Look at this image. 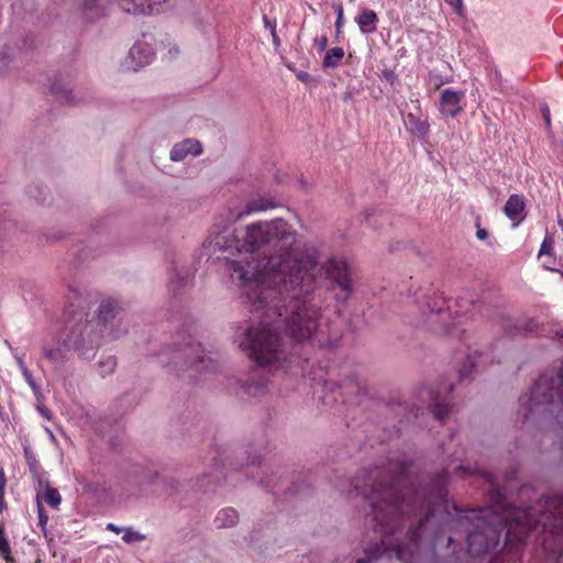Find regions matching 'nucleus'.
<instances>
[{
  "label": "nucleus",
  "instance_id": "f257e3e1",
  "mask_svg": "<svg viewBox=\"0 0 563 563\" xmlns=\"http://www.w3.org/2000/svg\"><path fill=\"white\" fill-rule=\"evenodd\" d=\"M296 232L283 219L247 225L236 241V254L225 257V272L241 292L257 324L236 333L235 341L257 367L275 372L287 367L290 353L280 335L297 343L311 341L334 347L340 331L322 324L317 267L294 253Z\"/></svg>",
  "mask_w": 563,
  "mask_h": 563
},
{
  "label": "nucleus",
  "instance_id": "f03ea898",
  "mask_svg": "<svg viewBox=\"0 0 563 563\" xmlns=\"http://www.w3.org/2000/svg\"><path fill=\"white\" fill-rule=\"evenodd\" d=\"M517 415L531 426L558 423L553 431L563 446V364L543 372L528 393L519 398Z\"/></svg>",
  "mask_w": 563,
  "mask_h": 563
},
{
  "label": "nucleus",
  "instance_id": "7ed1b4c3",
  "mask_svg": "<svg viewBox=\"0 0 563 563\" xmlns=\"http://www.w3.org/2000/svg\"><path fill=\"white\" fill-rule=\"evenodd\" d=\"M164 366H174L179 376L194 378L197 373L214 368L213 358L206 352L200 342H196L190 334L178 333L173 347L158 354Z\"/></svg>",
  "mask_w": 563,
  "mask_h": 563
},
{
  "label": "nucleus",
  "instance_id": "20e7f679",
  "mask_svg": "<svg viewBox=\"0 0 563 563\" xmlns=\"http://www.w3.org/2000/svg\"><path fill=\"white\" fill-rule=\"evenodd\" d=\"M93 324L86 322L84 330H79L68 316L65 322V336L58 341L56 347L44 345L42 352L44 356L58 369L68 361L69 352L77 350L82 357H90L95 349L99 345L98 334H93Z\"/></svg>",
  "mask_w": 563,
  "mask_h": 563
},
{
  "label": "nucleus",
  "instance_id": "39448f33",
  "mask_svg": "<svg viewBox=\"0 0 563 563\" xmlns=\"http://www.w3.org/2000/svg\"><path fill=\"white\" fill-rule=\"evenodd\" d=\"M92 300L89 295L85 294L78 287L70 285L67 295V307L65 314L73 319V322L79 330H84L86 322L93 324V334H98L99 341L101 340L100 331L98 327L102 323L104 327L108 322L114 319L119 310L117 301L108 299L100 303L98 320H89L88 310L90 309Z\"/></svg>",
  "mask_w": 563,
  "mask_h": 563
},
{
  "label": "nucleus",
  "instance_id": "423d86ee",
  "mask_svg": "<svg viewBox=\"0 0 563 563\" xmlns=\"http://www.w3.org/2000/svg\"><path fill=\"white\" fill-rule=\"evenodd\" d=\"M421 319L418 325L426 327L437 333H451L452 325L457 324L456 317L452 318L451 308L445 306L444 299L441 297H431L423 294L417 299Z\"/></svg>",
  "mask_w": 563,
  "mask_h": 563
},
{
  "label": "nucleus",
  "instance_id": "0eeeda50",
  "mask_svg": "<svg viewBox=\"0 0 563 563\" xmlns=\"http://www.w3.org/2000/svg\"><path fill=\"white\" fill-rule=\"evenodd\" d=\"M321 271L328 280V290L333 292L336 301L345 302L354 291L351 268L346 261L336 257H330L322 266Z\"/></svg>",
  "mask_w": 563,
  "mask_h": 563
},
{
  "label": "nucleus",
  "instance_id": "6e6552de",
  "mask_svg": "<svg viewBox=\"0 0 563 563\" xmlns=\"http://www.w3.org/2000/svg\"><path fill=\"white\" fill-rule=\"evenodd\" d=\"M88 20L99 18L102 12V0H74ZM166 0H119L120 8L132 14H152Z\"/></svg>",
  "mask_w": 563,
  "mask_h": 563
},
{
  "label": "nucleus",
  "instance_id": "1a4fd4ad",
  "mask_svg": "<svg viewBox=\"0 0 563 563\" xmlns=\"http://www.w3.org/2000/svg\"><path fill=\"white\" fill-rule=\"evenodd\" d=\"M454 386L452 383L442 382L435 389L432 387L421 388L418 396L422 402H428L433 417L443 421L451 410L450 394Z\"/></svg>",
  "mask_w": 563,
  "mask_h": 563
},
{
  "label": "nucleus",
  "instance_id": "9d476101",
  "mask_svg": "<svg viewBox=\"0 0 563 563\" xmlns=\"http://www.w3.org/2000/svg\"><path fill=\"white\" fill-rule=\"evenodd\" d=\"M74 79L75 75L71 69L59 70L54 77L48 79L51 93L63 104L78 106L81 101L73 95L70 85Z\"/></svg>",
  "mask_w": 563,
  "mask_h": 563
},
{
  "label": "nucleus",
  "instance_id": "9b49d317",
  "mask_svg": "<svg viewBox=\"0 0 563 563\" xmlns=\"http://www.w3.org/2000/svg\"><path fill=\"white\" fill-rule=\"evenodd\" d=\"M155 53L151 44L137 41L129 51L128 56L121 63L123 71H137L151 64Z\"/></svg>",
  "mask_w": 563,
  "mask_h": 563
},
{
  "label": "nucleus",
  "instance_id": "f8f14e48",
  "mask_svg": "<svg viewBox=\"0 0 563 563\" xmlns=\"http://www.w3.org/2000/svg\"><path fill=\"white\" fill-rule=\"evenodd\" d=\"M465 92L445 88L440 93L439 110L446 118H456L463 111Z\"/></svg>",
  "mask_w": 563,
  "mask_h": 563
},
{
  "label": "nucleus",
  "instance_id": "ddd939ff",
  "mask_svg": "<svg viewBox=\"0 0 563 563\" xmlns=\"http://www.w3.org/2000/svg\"><path fill=\"white\" fill-rule=\"evenodd\" d=\"M277 207L273 197L265 196L251 199L245 208L239 211L236 214H231V220L238 221L246 216H250L255 212H263L269 209H274Z\"/></svg>",
  "mask_w": 563,
  "mask_h": 563
},
{
  "label": "nucleus",
  "instance_id": "4468645a",
  "mask_svg": "<svg viewBox=\"0 0 563 563\" xmlns=\"http://www.w3.org/2000/svg\"><path fill=\"white\" fill-rule=\"evenodd\" d=\"M267 389V384L264 378L251 377L241 382L236 394L242 398H258L262 397Z\"/></svg>",
  "mask_w": 563,
  "mask_h": 563
},
{
  "label": "nucleus",
  "instance_id": "2eb2a0df",
  "mask_svg": "<svg viewBox=\"0 0 563 563\" xmlns=\"http://www.w3.org/2000/svg\"><path fill=\"white\" fill-rule=\"evenodd\" d=\"M360 31L364 35L373 34L377 31L379 22L377 13L369 8H361L360 13L354 18Z\"/></svg>",
  "mask_w": 563,
  "mask_h": 563
},
{
  "label": "nucleus",
  "instance_id": "dca6fc26",
  "mask_svg": "<svg viewBox=\"0 0 563 563\" xmlns=\"http://www.w3.org/2000/svg\"><path fill=\"white\" fill-rule=\"evenodd\" d=\"M404 121L407 130L410 131L413 136L423 139L428 135L430 125L428 119L422 114L410 112Z\"/></svg>",
  "mask_w": 563,
  "mask_h": 563
},
{
  "label": "nucleus",
  "instance_id": "f3484780",
  "mask_svg": "<svg viewBox=\"0 0 563 563\" xmlns=\"http://www.w3.org/2000/svg\"><path fill=\"white\" fill-rule=\"evenodd\" d=\"M202 153L201 143H175L170 151V159L180 162L188 155L196 157Z\"/></svg>",
  "mask_w": 563,
  "mask_h": 563
},
{
  "label": "nucleus",
  "instance_id": "a211bd4d",
  "mask_svg": "<svg viewBox=\"0 0 563 563\" xmlns=\"http://www.w3.org/2000/svg\"><path fill=\"white\" fill-rule=\"evenodd\" d=\"M523 209H525L523 198L521 196L515 194L508 198V200L504 207V212L510 220L516 221V223L514 224L516 227L519 223L518 218L522 213Z\"/></svg>",
  "mask_w": 563,
  "mask_h": 563
},
{
  "label": "nucleus",
  "instance_id": "6ab92c4d",
  "mask_svg": "<svg viewBox=\"0 0 563 563\" xmlns=\"http://www.w3.org/2000/svg\"><path fill=\"white\" fill-rule=\"evenodd\" d=\"M12 12L18 19L32 16L36 10L35 0H15L12 5Z\"/></svg>",
  "mask_w": 563,
  "mask_h": 563
},
{
  "label": "nucleus",
  "instance_id": "aec40b11",
  "mask_svg": "<svg viewBox=\"0 0 563 563\" xmlns=\"http://www.w3.org/2000/svg\"><path fill=\"white\" fill-rule=\"evenodd\" d=\"M239 520V514L233 508H224L220 510L214 519L217 528H230L236 525Z\"/></svg>",
  "mask_w": 563,
  "mask_h": 563
},
{
  "label": "nucleus",
  "instance_id": "412c9836",
  "mask_svg": "<svg viewBox=\"0 0 563 563\" xmlns=\"http://www.w3.org/2000/svg\"><path fill=\"white\" fill-rule=\"evenodd\" d=\"M344 57V49L342 47H333L327 51L322 62L323 68H335Z\"/></svg>",
  "mask_w": 563,
  "mask_h": 563
},
{
  "label": "nucleus",
  "instance_id": "4be33fe9",
  "mask_svg": "<svg viewBox=\"0 0 563 563\" xmlns=\"http://www.w3.org/2000/svg\"><path fill=\"white\" fill-rule=\"evenodd\" d=\"M240 468L245 472L246 476L252 478L260 475V473H264V467L261 465V461L257 455L249 456L247 462L245 464H241Z\"/></svg>",
  "mask_w": 563,
  "mask_h": 563
},
{
  "label": "nucleus",
  "instance_id": "5701e85b",
  "mask_svg": "<svg viewBox=\"0 0 563 563\" xmlns=\"http://www.w3.org/2000/svg\"><path fill=\"white\" fill-rule=\"evenodd\" d=\"M479 356L481 355L477 352H475L474 354H468L466 356V361L459 368L460 380H464V379L470 377V375L472 374L473 368H475V366H476V360Z\"/></svg>",
  "mask_w": 563,
  "mask_h": 563
},
{
  "label": "nucleus",
  "instance_id": "b1692460",
  "mask_svg": "<svg viewBox=\"0 0 563 563\" xmlns=\"http://www.w3.org/2000/svg\"><path fill=\"white\" fill-rule=\"evenodd\" d=\"M14 48L4 43L0 48V75L4 73L12 62Z\"/></svg>",
  "mask_w": 563,
  "mask_h": 563
},
{
  "label": "nucleus",
  "instance_id": "393cba45",
  "mask_svg": "<svg viewBox=\"0 0 563 563\" xmlns=\"http://www.w3.org/2000/svg\"><path fill=\"white\" fill-rule=\"evenodd\" d=\"M98 367L102 377L112 374L117 367V358L112 355L102 356L98 362Z\"/></svg>",
  "mask_w": 563,
  "mask_h": 563
},
{
  "label": "nucleus",
  "instance_id": "a878e982",
  "mask_svg": "<svg viewBox=\"0 0 563 563\" xmlns=\"http://www.w3.org/2000/svg\"><path fill=\"white\" fill-rule=\"evenodd\" d=\"M42 497L54 509H58L62 503L59 492L56 488L51 487L49 484L46 485Z\"/></svg>",
  "mask_w": 563,
  "mask_h": 563
},
{
  "label": "nucleus",
  "instance_id": "bb28decb",
  "mask_svg": "<svg viewBox=\"0 0 563 563\" xmlns=\"http://www.w3.org/2000/svg\"><path fill=\"white\" fill-rule=\"evenodd\" d=\"M190 280V275L188 273L181 274L178 271H175L173 276L170 277V288L173 291H176L183 287H185Z\"/></svg>",
  "mask_w": 563,
  "mask_h": 563
},
{
  "label": "nucleus",
  "instance_id": "cd10ccee",
  "mask_svg": "<svg viewBox=\"0 0 563 563\" xmlns=\"http://www.w3.org/2000/svg\"><path fill=\"white\" fill-rule=\"evenodd\" d=\"M378 77L382 81L389 84L391 87H395L400 82L398 74L391 68H382Z\"/></svg>",
  "mask_w": 563,
  "mask_h": 563
},
{
  "label": "nucleus",
  "instance_id": "c85d7f7f",
  "mask_svg": "<svg viewBox=\"0 0 563 563\" xmlns=\"http://www.w3.org/2000/svg\"><path fill=\"white\" fill-rule=\"evenodd\" d=\"M21 373L25 379V382L27 383V385L31 387L34 396L40 399L42 398V391H41V388L40 386L36 384L35 379L33 378V375L32 373L30 372V369L26 367L24 369H21Z\"/></svg>",
  "mask_w": 563,
  "mask_h": 563
},
{
  "label": "nucleus",
  "instance_id": "c756f323",
  "mask_svg": "<svg viewBox=\"0 0 563 563\" xmlns=\"http://www.w3.org/2000/svg\"><path fill=\"white\" fill-rule=\"evenodd\" d=\"M123 537L122 540L125 543L141 542L145 540V536L134 531L131 527L123 528Z\"/></svg>",
  "mask_w": 563,
  "mask_h": 563
},
{
  "label": "nucleus",
  "instance_id": "7c9ffc66",
  "mask_svg": "<svg viewBox=\"0 0 563 563\" xmlns=\"http://www.w3.org/2000/svg\"><path fill=\"white\" fill-rule=\"evenodd\" d=\"M333 10L336 14V20H335V33H336V36H340L341 34V30L343 27V24H344V9H343V5L341 3H335L333 4Z\"/></svg>",
  "mask_w": 563,
  "mask_h": 563
},
{
  "label": "nucleus",
  "instance_id": "2f4dec72",
  "mask_svg": "<svg viewBox=\"0 0 563 563\" xmlns=\"http://www.w3.org/2000/svg\"><path fill=\"white\" fill-rule=\"evenodd\" d=\"M10 552H11V548H10L9 541L4 533V527L0 522V555L9 554Z\"/></svg>",
  "mask_w": 563,
  "mask_h": 563
},
{
  "label": "nucleus",
  "instance_id": "473e14b6",
  "mask_svg": "<svg viewBox=\"0 0 563 563\" xmlns=\"http://www.w3.org/2000/svg\"><path fill=\"white\" fill-rule=\"evenodd\" d=\"M36 500H37L38 526L42 529H45V527L47 525V521H48V515L46 514V511L44 510V508L41 505L40 495L38 494L36 496Z\"/></svg>",
  "mask_w": 563,
  "mask_h": 563
},
{
  "label": "nucleus",
  "instance_id": "72a5a7b5",
  "mask_svg": "<svg viewBox=\"0 0 563 563\" xmlns=\"http://www.w3.org/2000/svg\"><path fill=\"white\" fill-rule=\"evenodd\" d=\"M552 250H553V240L550 236H545L541 244L538 255L539 256L551 255Z\"/></svg>",
  "mask_w": 563,
  "mask_h": 563
},
{
  "label": "nucleus",
  "instance_id": "f704fd0d",
  "mask_svg": "<svg viewBox=\"0 0 563 563\" xmlns=\"http://www.w3.org/2000/svg\"><path fill=\"white\" fill-rule=\"evenodd\" d=\"M540 112H541V115H542V119H543L545 128L550 129V126H551V112H550L549 106L547 103H541L540 104Z\"/></svg>",
  "mask_w": 563,
  "mask_h": 563
},
{
  "label": "nucleus",
  "instance_id": "c9c22d12",
  "mask_svg": "<svg viewBox=\"0 0 563 563\" xmlns=\"http://www.w3.org/2000/svg\"><path fill=\"white\" fill-rule=\"evenodd\" d=\"M450 5L454 7L455 12L460 16L465 15V8L463 5V0H445Z\"/></svg>",
  "mask_w": 563,
  "mask_h": 563
},
{
  "label": "nucleus",
  "instance_id": "e433bc0d",
  "mask_svg": "<svg viewBox=\"0 0 563 563\" xmlns=\"http://www.w3.org/2000/svg\"><path fill=\"white\" fill-rule=\"evenodd\" d=\"M314 46L317 47L318 52H324L328 47V37L325 35L316 37Z\"/></svg>",
  "mask_w": 563,
  "mask_h": 563
},
{
  "label": "nucleus",
  "instance_id": "4c0bfd02",
  "mask_svg": "<svg viewBox=\"0 0 563 563\" xmlns=\"http://www.w3.org/2000/svg\"><path fill=\"white\" fill-rule=\"evenodd\" d=\"M214 249L228 250L227 238L224 235H218L213 242Z\"/></svg>",
  "mask_w": 563,
  "mask_h": 563
},
{
  "label": "nucleus",
  "instance_id": "58836bf2",
  "mask_svg": "<svg viewBox=\"0 0 563 563\" xmlns=\"http://www.w3.org/2000/svg\"><path fill=\"white\" fill-rule=\"evenodd\" d=\"M263 23H264L265 29H267L269 31V33L276 31L277 23H276L275 19L271 20L266 14H264Z\"/></svg>",
  "mask_w": 563,
  "mask_h": 563
},
{
  "label": "nucleus",
  "instance_id": "ea45409f",
  "mask_svg": "<svg viewBox=\"0 0 563 563\" xmlns=\"http://www.w3.org/2000/svg\"><path fill=\"white\" fill-rule=\"evenodd\" d=\"M430 76H431L432 78L438 79V81H437V84H435V86H437V87H440V86H442V85H444V84H449V82H451V81L453 80L452 76L446 77V78H444V79H443V78H441V77H439V76H437V75H433L432 73L430 74Z\"/></svg>",
  "mask_w": 563,
  "mask_h": 563
},
{
  "label": "nucleus",
  "instance_id": "a19ab883",
  "mask_svg": "<svg viewBox=\"0 0 563 563\" xmlns=\"http://www.w3.org/2000/svg\"><path fill=\"white\" fill-rule=\"evenodd\" d=\"M476 238L482 241L486 240L488 238V231L477 225Z\"/></svg>",
  "mask_w": 563,
  "mask_h": 563
},
{
  "label": "nucleus",
  "instance_id": "79ce46f5",
  "mask_svg": "<svg viewBox=\"0 0 563 563\" xmlns=\"http://www.w3.org/2000/svg\"><path fill=\"white\" fill-rule=\"evenodd\" d=\"M37 410L38 412L41 413V416L47 420H51L52 419V413L51 411L44 407V406H37Z\"/></svg>",
  "mask_w": 563,
  "mask_h": 563
},
{
  "label": "nucleus",
  "instance_id": "37998d69",
  "mask_svg": "<svg viewBox=\"0 0 563 563\" xmlns=\"http://www.w3.org/2000/svg\"><path fill=\"white\" fill-rule=\"evenodd\" d=\"M5 485H7L5 473H4V470L2 467H0V492L5 490Z\"/></svg>",
  "mask_w": 563,
  "mask_h": 563
},
{
  "label": "nucleus",
  "instance_id": "c03bdc74",
  "mask_svg": "<svg viewBox=\"0 0 563 563\" xmlns=\"http://www.w3.org/2000/svg\"><path fill=\"white\" fill-rule=\"evenodd\" d=\"M297 78L302 82H308L311 80V76L307 71H299L297 74Z\"/></svg>",
  "mask_w": 563,
  "mask_h": 563
},
{
  "label": "nucleus",
  "instance_id": "a18cd8bd",
  "mask_svg": "<svg viewBox=\"0 0 563 563\" xmlns=\"http://www.w3.org/2000/svg\"><path fill=\"white\" fill-rule=\"evenodd\" d=\"M107 530H110L114 533H120L121 531H123V528H120V527L115 526L114 523H108Z\"/></svg>",
  "mask_w": 563,
  "mask_h": 563
},
{
  "label": "nucleus",
  "instance_id": "49530a36",
  "mask_svg": "<svg viewBox=\"0 0 563 563\" xmlns=\"http://www.w3.org/2000/svg\"><path fill=\"white\" fill-rule=\"evenodd\" d=\"M271 35H272L274 46L278 47L280 45V40H279V36L277 35V32L274 31L271 33Z\"/></svg>",
  "mask_w": 563,
  "mask_h": 563
},
{
  "label": "nucleus",
  "instance_id": "de8ad7c7",
  "mask_svg": "<svg viewBox=\"0 0 563 563\" xmlns=\"http://www.w3.org/2000/svg\"><path fill=\"white\" fill-rule=\"evenodd\" d=\"M7 508L4 492H0V514Z\"/></svg>",
  "mask_w": 563,
  "mask_h": 563
},
{
  "label": "nucleus",
  "instance_id": "09e8293b",
  "mask_svg": "<svg viewBox=\"0 0 563 563\" xmlns=\"http://www.w3.org/2000/svg\"><path fill=\"white\" fill-rule=\"evenodd\" d=\"M15 361H16V364H18L20 371L27 367L21 356L15 355Z\"/></svg>",
  "mask_w": 563,
  "mask_h": 563
},
{
  "label": "nucleus",
  "instance_id": "8fccbe9b",
  "mask_svg": "<svg viewBox=\"0 0 563 563\" xmlns=\"http://www.w3.org/2000/svg\"><path fill=\"white\" fill-rule=\"evenodd\" d=\"M1 556L5 560L7 563H14V559L11 555V552L9 554H1Z\"/></svg>",
  "mask_w": 563,
  "mask_h": 563
},
{
  "label": "nucleus",
  "instance_id": "3c124183",
  "mask_svg": "<svg viewBox=\"0 0 563 563\" xmlns=\"http://www.w3.org/2000/svg\"><path fill=\"white\" fill-rule=\"evenodd\" d=\"M261 484L263 486H266V487H269L271 486V482L269 481H264L263 478H261Z\"/></svg>",
  "mask_w": 563,
  "mask_h": 563
},
{
  "label": "nucleus",
  "instance_id": "603ef678",
  "mask_svg": "<svg viewBox=\"0 0 563 563\" xmlns=\"http://www.w3.org/2000/svg\"><path fill=\"white\" fill-rule=\"evenodd\" d=\"M544 268L548 269V271H551V272H558L556 269H554V268H552V267H550V266H548L545 264H544Z\"/></svg>",
  "mask_w": 563,
  "mask_h": 563
},
{
  "label": "nucleus",
  "instance_id": "864d4df0",
  "mask_svg": "<svg viewBox=\"0 0 563 563\" xmlns=\"http://www.w3.org/2000/svg\"><path fill=\"white\" fill-rule=\"evenodd\" d=\"M351 97V93L350 92H346L343 97L344 100H347L349 98Z\"/></svg>",
  "mask_w": 563,
  "mask_h": 563
},
{
  "label": "nucleus",
  "instance_id": "5fc2aeb1",
  "mask_svg": "<svg viewBox=\"0 0 563 563\" xmlns=\"http://www.w3.org/2000/svg\"><path fill=\"white\" fill-rule=\"evenodd\" d=\"M173 49L175 51V54L174 55H177L179 53L178 51V47L177 46H174Z\"/></svg>",
  "mask_w": 563,
  "mask_h": 563
},
{
  "label": "nucleus",
  "instance_id": "6e6d98bb",
  "mask_svg": "<svg viewBox=\"0 0 563 563\" xmlns=\"http://www.w3.org/2000/svg\"><path fill=\"white\" fill-rule=\"evenodd\" d=\"M199 488L200 489H207V487L203 484L199 485Z\"/></svg>",
  "mask_w": 563,
  "mask_h": 563
},
{
  "label": "nucleus",
  "instance_id": "4d7b16f0",
  "mask_svg": "<svg viewBox=\"0 0 563 563\" xmlns=\"http://www.w3.org/2000/svg\"><path fill=\"white\" fill-rule=\"evenodd\" d=\"M184 141L189 142V141H196V140L195 139H185Z\"/></svg>",
  "mask_w": 563,
  "mask_h": 563
},
{
  "label": "nucleus",
  "instance_id": "13d9d810",
  "mask_svg": "<svg viewBox=\"0 0 563 563\" xmlns=\"http://www.w3.org/2000/svg\"><path fill=\"white\" fill-rule=\"evenodd\" d=\"M562 338H563V333H562Z\"/></svg>",
  "mask_w": 563,
  "mask_h": 563
}]
</instances>
